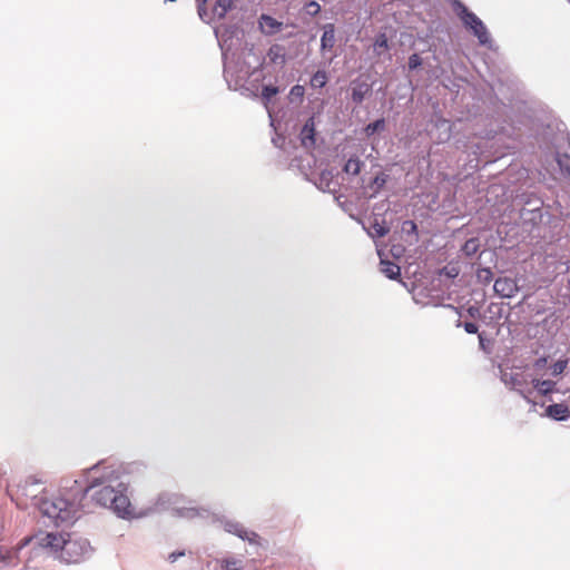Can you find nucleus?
<instances>
[{
    "mask_svg": "<svg viewBox=\"0 0 570 570\" xmlns=\"http://www.w3.org/2000/svg\"><path fill=\"white\" fill-rule=\"evenodd\" d=\"M86 478L87 494L96 505L109 509L122 519L131 517L127 485L120 479L119 469L100 461L86 471Z\"/></svg>",
    "mask_w": 570,
    "mask_h": 570,
    "instance_id": "obj_1",
    "label": "nucleus"
},
{
    "mask_svg": "<svg viewBox=\"0 0 570 570\" xmlns=\"http://www.w3.org/2000/svg\"><path fill=\"white\" fill-rule=\"evenodd\" d=\"M87 497V485L76 479L63 478L60 482V492L57 497L36 498L35 505L42 517L56 527L70 524L78 519L83 508L82 501Z\"/></svg>",
    "mask_w": 570,
    "mask_h": 570,
    "instance_id": "obj_2",
    "label": "nucleus"
},
{
    "mask_svg": "<svg viewBox=\"0 0 570 570\" xmlns=\"http://www.w3.org/2000/svg\"><path fill=\"white\" fill-rule=\"evenodd\" d=\"M36 544L41 554H47L66 564H78L88 560L92 553L88 539L68 532H39Z\"/></svg>",
    "mask_w": 570,
    "mask_h": 570,
    "instance_id": "obj_3",
    "label": "nucleus"
},
{
    "mask_svg": "<svg viewBox=\"0 0 570 570\" xmlns=\"http://www.w3.org/2000/svg\"><path fill=\"white\" fill-rule=\"evenodd\" d=\"M157 507L161 509H171L176 517L184 519L191 520L213 518L214 521H217L223 525L226 532L232 533L244 541H248L249 543H256L259 539L256 532L247 531L242 523L235 520L217 517L208 507L195 505L191 502L183 504L181 499L177 494H161L158 498Z\"/></svg>",
    "mask_w": 570,
    "mask_h": 570,
    "instance_id": "obj_4",
    "label": "nucleus"
},
{
    "mask_svg": "<svg viewBox=\"0 0 570 570\" xmlns=\"http://www.w3.org/2000/svg\"><path fill=\"white\" fill-rule=\"evenodd\" d=\"M38 533L24 537L16 547H0V570H17L41 556L40 546L36 544Z\"/></svg>",
    "mask_w": 570,
    "mask_h": 570,
    "instance_id": "obj_5",
    "label": "nucleus"
},
{
    "mask_svg": "<svg viewBox=\"0 0 570 570\" xmlns=\"http://www.w3.org/2000/svg\"><path fill=\"white\" fill-rule=\"evenodd\" d=\"M453 6L464 27L478 38L479 43L490 50L494 49V42L483 21L462 2L455 1Z\"/></svg>",
    "mask_w": 570,
    "mask_h": 570,
    "instance_id": "obj_6",
    "label": "nucleus"
},
{
    "mask_svg": "<svg viewBox=\"0 0 570 570\" xmlns=\"http://www.w3.org/2000/svg\"><path fill=\"white\" fill-rule=\"evenodd\" d=\"M500 379L505 386L518 392L527 402L535 405V403H533L530 399L532 390L525 389L527 380L521 373L502 371Z\"/></svg>",
    "mask_w": 570,
    "mask_h": 570,
    "instance_id": "obj_7",
    "label": "nucleus"
},
{
    "mask_svg": "<svg viewBox=\"0 0 570 570\" xmlns=\"http://www.w3.org/2000/svg\"><path fill=\"white\" fill-rule=\"evenodd\" d=\"M390 176L384 171L377 173L367 184L365 183L364 178H362L361 197L365 199L375 198L384 188Z\"/></svg>",
    "mask_w": 570,
    "mask_h": 570,
    "instance_id": "obj_8",
    "label": "nucleus"
},
{
    "mask_svg": "<svg viewBox=\"0 0 570 570\" xmlns=\"http://www.w3.org/2000/svg\"><path fill=\"white\" fill-rule=\"evenodd\" d=\"M542 199H534V207L528 208L522 207L520 209V218L524 225H531L532 227L541 224L543 218Z\"/></svg>",
    "mask_w": 570,
    "mask_h": 570,
    "instance_id": "obj_9",
    "label": "nucleus"
},
{
    "mask_svg": "<svg viewBox=\"0 0 570 570\" xmlns=\"http://www.w3.org/2000/svg\"><path fill=\"white\" fill-rule=\"evenodd\" d=\"M493 289L500 297L512 298L520 291V287L513 278L499 277L494 282Z\"/></svg>",
    "mask_w": 570,
    "mask_h": 570,
    "instance_id": "obj_10",
    "label": "nucleus"
},
{
    "mask_svg": "<svg viewBox=\"0 0 570 570\" xmlns=\"http://www.w3.org/2000/svg\"><path fill=\"white\" fill-rule=\"evenodd\" d=\"M299 140L304 148L311 149L316 145V130L314 116H311L299 131Z\"/></svg>",
    "mask_w": 570,
    "mask_h": 570,
    "instance_id": "obj_11",
    "label": "nucleus"
},
{
    "mask_svg": "<svg viewBox=\"0 0 570 570\" xmlns=\"http://www.w3.org/2000/svg\"><path fill=\"white\" fill-rule=\"evenodd\" d=\"M350 91L352 101L355 102L356 105H360L363 102L365 97L370 95V92L372 91V86L365 80L356 78L351 81Z\"/></svg>",
    "mask_w": 570,
    "mask_h": 570,
    "instance_id": "obj_12",
    "label": "nucleus"
},
{
    "mask_svg": "<svg viewBox=\"0 0 570 570\" xmlns=\"http://www.w3.org/2000/svg\"><path fill=\"white\" fill-rule=\"evenodd\" d=\"M546 415L554 421L564 422L570 419V409L564 403H553L547 406Z\"/></svg>",
    "mask_w": 570,
    "mask_h": 570,
    "instance_id": "obj_13",
    "label": "nucleus"
},
{
    "mask_svg": "<svg viewBox=\"0 0 570 570\" xmlns=\"http://www.w3.org/2000/svg\"><path fill=\"white\" fill-rule=\"evenodd\" d=\"M258 26L264 35L272 36L282 29L283 22L276 20L269 14L263 13L258 18Z\"/></svg>",
    "mask_w": 570,
    "mask_h": 570,
    "instance_id": "obj_14",
    "label": "nucleus"
},
{
    "mask_svg": "<svg viewBox=\"0 0 570 570\" xmlns=\"http://www.w3.org/2000/svg\"><path fill=\"white\" fill-rule=\"evenodd\" d=\"M224 78H225L229 89H234V90L239 89L242 95H244L246 97H257L255 91L252 90L250 88L245 87V86L239 87L238 80L234 79V73L227 63L224 65Z\"/></svg>",
    "mask_w": 570,
    "mask_h": 570,
    "instance_id": "obj_15",
    "label": "nucleus"
},
{
    "mask_svg": "<svg viewBox=\"0 0 570 570\" xmlns=\"http://www.w3.org/2000/svg\"><path fill=\"white\" fill-rule=\"evenodd\" d=\"M335 26L326 23L323 26V35L321 37V51H331L335 46Z\"/></svg>",
    "mask_w": 570,
    "mask_h": 570,
    "instance_id": "obj_16",
    "label": "nucleus"
},
{
    "mask_svg": "<svg viewBox=\"0 0 570 570\" xmlns=\"http://www.w3.org/2000/svg\"><path fill=\"white\" fill-rule=\"evenodd\" d=\"M267 57L272 63L284 66L287 61L286 50L283 45L274 43L267 51Z\"/></svg>",
    "mask_w": 570,
    "mask_h": 570,
    "instance_id": "obj_17",
    "label": "nucleus"
},
{
    "mask_svg": "<svg viewBox=\"0 0 570 570\" xmlns=\"http://www.w3.org/2000/svg\"><path fill=\"white\" fill-rule=\"evenodd\" d=\"M237 1L238 0H217L213 8L214 14H216L219 20L224 19L226 14L235 7Z\"/></svg>",
    "mask_w": 570,
    "mask_h": 570,
    "instance_id": "obj_18",
    "label": "nucleus"
},
{
    "mask_svg": "<svg viewBox=\"0 0 570 570\" xmlns=\"http://www.w3.org/2000/svg\"><path fill=\"white\" fill-rule=\"evenodd\" d=\"M363 166L364 163L357 156H352L345 161L343 171L348 176H357Z\"/></svg>",
    "mask_w": 570,
    "mask_h": 570,
    "instance_id": "obj_19",
    "label": "nucleus"
},
{
    "mask_svg": "<svg viewBox=\"0 0 570 570\" xmlns=\"http://www.w3.org/2000/svg\"><path fill=\"white\" fill-rule=\"evenodd\" d=\"M531 383L533 385V389L537 390L539 394L544 395V396L552 393L556 390V385H557V383L551 380H539V379H533Z\"/></svg>",
    "mask_w": 570,
    "mask_h": 570,
    "instance_id": "obj_20",
    "label": "nucleus"
},
{
    "mask_svg": "<svg viewBox=\"0 0 570 570\" xmlns=\"http://www.w3.org/2000/svg\"><path fill=\"white\" fill-rule=\"evenodd\" d=\"M218 563L220 570H242L244 568V559L235 556L223 558Z\"/></svg>",
    "mask_w": 570,
    "mask_h": 570,
    "instance_id": "obj_21",
    "label": "nucleus"
},
{
    "mask_svg": "<svg viewBox=\"0 0 570 570\" xmlns=\"http://www.w3.org/2000/svg\"><path fill=\"white\" fill-rule=\"evenodd\" d=\"M333 175L330 170H323L315 183V186L323 193H333Z\"/></svg>",
    "mask_w": 570,
    "mask_h": 570,
    "instance_id": "obj_22",
    "label": "nucleus"
},
{
    "mask_svg": "<svg viewBox=\"0 0 570 570\" xmlns=\"http://www.w3.org/2000/svg\"><path fill=\"white\" fill-rule=\"evenodd\" d=\"M382 273L390 279H397L401 277V268L397 264L390 261H381Z\"/></svg>",
    "mask_w": 570,
    "mask_h": 570,
    "instance_id": "obj_23",
    "label": "nucleus"
},
{
    "mask_svg": "<svg viewBox=\"0 0 570 570\" xmlns=\"http://www.w3.org/2000/svg\"><path fill=\"white\" fill-rule=\"evenodd\" d=\"M305 95V88L302 85H295L291 88L287 99L292 105H301Z\"/></svg>",
    "mask_w": 570,
    "mask_h": 570,
    "instance_id": "obj_24",
    "label": "nucleus"
},
{
    "mask_svg": "<svg viewBox=\"0 0 570 570\" xmlns=\"http://www.w3.org/2000/svg\"><path fill=\"white\" fill-rule=\"evenodd\" d=\"M556 161L562 175L567 178H570V156L568 154L557 153Z\"/></svg>",
    "mask_w": 570,
    "mask_h": 570,
    "instance_id": "obj_25",
    "label": "nucleus"
},
{
    "mask_svg": "<svg viewBox=\"0 0 570 570\" xmlns=\"http://www.w3.org/2000/svg\"><path fill=\"white\" fill-rule=\"evenodd\" d=\"M385 127H386L385 119L384 118H379L375 121L370 122V124H367L364 127V134L367 137H371V136H373L376 132L385 130Z\"/></svg>",
    "mask_w": 570,
    "mask_h": 570,
    "instance_id": "obj_26",
    "label": "nucleus"
},
{
    "mask_svg": "<svg viewBox=\"0 0 570 570\" xmlns=\"http://www.w3.org/2000/svg\"><path fill=\"white\" fill-rule=\"evenodd\" d=\"M279 92V88L273 85H264L262 87L261 99L265 107L268 106L271 99Z\"/></svg>",
    "mask_w": 570,
    "mask_h": 570,
    "instance_id": "obj_27",
    "label": "nucleus"
},
{
    "mask_svg": "<svg viewBox=\"0 0 570 570\" xmlns=\"http://www.w3.org/2000/svg\"><path fill=\"white\" fill-rule=\"evenodd\" d=\"M479 247H480V242H479V239H478V238H475V237H472V238L468 239V240L463 244V246H462L461 250H462V253H463L466 257H472L474 254H476V253H478Z\"/></svg>",
    "mask_w": 570,
    "mask_h": 570,
    "instance_id": "obj_28",
    "label": "nucleus"
},
{
    "mask_svg": "<svg viewBox=\"0 0 570 570\" xmlns=\"http://www.w3.org/2000/svg\"><path fill=\"white\" fill-rule=\"evenodd\" d=\"M389 49V40L385 33L381 32L375 37L373 50L376 56H381L383 50Z\"/></svg>",
    "mask_w": 570,
    "mask_h": 570,
    "instance_id": "obj_29",
    "label": "nucleus"
},
{
    "mask_svg": "<svg viewBox=\"0 0 570 570\" xmlns=\"http://www.w3.org/2000/svg\"><path fill=\"white\" fill-rule=\"evenodd\" d=\"M372 232H368L371 237H384L389 234L390 228L384 224V222L380 223L376 218L371 225Z\"/></svg>",
    "mask_w": 570,
    "mask_h": 570,
    "instance_id": "obj_30",
    "label": "nucleus"
},
{
    "mask_svg": "<svg viewBox=\"0 0 570 570\" xmlns=\"http://www.w3.org/2000/svg\"><path fill=\"white\" fill-rule=\"evenodd\" d=\"M313 88H323L327 83V73L325 70H317L313 73L309 81Z\"/></svg>",
    "mask_w": 570,
    "mask_h": 570,
    "instance_id": "obj_31",
    "label": "nucleus"
},
{
    "mask_svg": "<svg viewBox=\"0 0 570 570\" xmlns=\"http://www.w3.org/2000/svg\"><path fill=\"white\" fill-rule=\"evenodd\" d=\"M476 281L482 285H488L493 279V273L490 267H480L475 273Z\"/></svg>",
    "mask_w": 570,
    "mask_h": 570,
    "instance_id": "obj_32",
    "label": "nucleus"
},
{
    "mask_svg": "<svg viewBox=\"0 0 570 570\" xmlns=\"http://www.w3.org/2000/svg\"><path fill=\"white\" fill-rule=\"evenodd\" d=\"M402 232L409 236H413L415 242L419 239L417 225L414 220H404L402 223Z\"/></svg>",
    "mask_w": 570,
    "mask_h": 570,
    "instance_id": "obj_33",
    "label": "nucleus"
},
{
    "mask_svg": "<svg viewBox=\"0 0 570 570\" xmlns=\"http://www.w3.org/2000/svg\"><path fill=\"white\" fill-rule=\"evenodd\" d=\"M518 199H519V203L523 205V207H528V208H531V207H534V199H541L540 197H538L537 195H534L533 193H524V194H521L520 196H518Z\"/></svg>",
    "mask_w": 570,
    "mask_h": 570,
    "instance_id": "obj_34",
    "label": "nucleus"
},
{
    "mask_svg": "<svg viewBox=\"0 0 570 570\" xmlns=\"http://www.w3.org/2000/svg\"><path fill=\"white\" fill-rule=\"evenodd\" d=\"M304 11L309 17H316L321 12V6L317 1L311 0L305 3Z\"/></svg>",
    "mask_w": 570,
    "mask_h": 570,
    "instance_id": "obj_35",
    "label": "nucleus"
},
{
    "mask_svg": "<svg viewBox=\"0 0 570 570\" xmlns=\"http://www.w3.org/2000/svg\"><path fill=\"white\" fill-rule=\"evenodd\" d=\"M460 274V269L455 265H446L440 271L441 276H445L448 278H455Z\"/></svg>",
    "mask_w": 570,
    "mask_h": 570,
    "instance_id": "obj_36",
    "label": "nucleus"
},
{
    "mask_svg": "<svg viewBox=\"0 0 570 570\" xmlns=\"http://www.w3.org/2000/svg\"><path fill=\"white\" fill-rule=\"evenodd\" d=\"M342 195L335 196L336 204L343 212L347 213L351 217H354L352 214L353 204L347 200H342Z\"/></svg>",
    "mask_w": 570,
    "mask_h": 570,
    "instance_id": "obj_37",
    "label": "nucleus"
},
{
    "mask_svg": "<svg viewBox=\"0 0 570 570\" xmlns=\"http://www.w3.org/2000/svg\"><path fill=\"white\" fill-rule=\"evenodd\" d=\"M568 366V360L564 358V360H558L553 365H552V375L554 376H558V375H561L564 370L567 368Z\"/></svg>",
    "mask_w": 570,
    "mask_h": 570,
    "instance_id": "obj_38",
    "label": "nucleus"
},
{
    "mask_svg": "<svg viewBox=\"0 0 570 570\" xmlns=\"http://www.w3.org/2000/svg\"><path fill=\"white\" fill-rule=\"evenodd\" d=\"M456 327L463 326L464 331L468 334H476L479 331V326L473 322H464L462 323L460 320L455 324Z\"/></svg>",
    "mask_w": 570,
    "mask_h": 570,
    "instance_id": "obj_39",
    "label": "nucleus"
},
{
    "mask_svg": "<svg viewBox=\"0 0 570 570\" xmlns=\"http://www.w3.org/2000/svg\"><path fill=\"white\" fill-rule=\"evenodd\" d=\"M422 66V59L417 53H412L409 57L407 67L410 70H415Z\"/></svg>",
    "mask_w": 570,
    "mask_h": 570,
    "instance_id": "obj_40",
    "label": "nucleus"
},
{
    "mask_svg": "<svg viewBox=\"0 0 570 570\" xmlns=\"http://www.w3.org/2000/svg\"><path fill=\"white\" fill-rule=\"evenodd\" d=\"M206 2L207 0H202L198 2V6H197V11H198V16L199 18L204 21V22H209V20H207V17H208V12H207V8H206Z\"/></svg>",
    "mask_w": 570,
    "mask_h": 570,
    "instance_id": "obj_41",
    "label": "nucleus"
},
{
    "mask_svg": "<svg viewBox=\"0 0 570 570\" xmlns=\"http://www.w3.org/2000/svg\"><path fill=\"white\" fill-rule=\"evenodd\" d=\"M186 554L185 550H178L169 553L168 561L174 563L176 562L180 557H184Z\"/></svg>",
    "mask_w": 570,
    "mask_h": 570,
    "instance_id": "obj_42",
    "label": "nucleus"
},
{
    "mask_svg": "<svg viewBox=\"0 0 570 570\" xmlns=\"http://www.w3.org/2000/svg\"><path fill=\"white\" fill-rule=\"evenodd\" d=\"M547 362H548V358L546 356L539 357L535 361L534 366L538 368H541V367L546 366Z\"/></svg>",
    "mask_w": 570,
    "mask_h": 570,
    "instance_id": "obj_43",
    "label": "nucleus"
},
{
    "mask_svg": "<svg viewBox=\"0 0 570 570\" xmlns=\"http://www.w3.org/2000/svg\"><path fill=\"white\" fill-rule=\"evenodd\" d=\"M468 314L471 316V317H475L476 315H479L480 311L476 306H470L468 309H466Z\"/></svg>",
    "mask_w": 570,
    "mask_h": 570,
    "instance_id": "obj_44",
    "label": "nucleus"
},
{
    "mask_svg": "<svg viewBox=\"0 0 570 570\" xmlns=\"http://www.w3.org/2000/svg\"><path fill=\"white\" fill-rule=\"evenodd\" d=\"M26 483L35 485V484H39V481L36 478L30 476V478L27 479Z\"/></svg>",
    "mask_w": 570,
    "mask_h": 570,
    "instance_id": "obj_45",
    "label": "nucleus"
},
{
    "mask_svg": "<svg viewBox=\"0 0 570 570\" xmlns=\"http://www.w3.org/2000/svg\"><path fill=\"white\" fill-rule=\"evenodd\" d=\"M444 307L452 309L453 312H455L456 314H459L461 316V313L459 312L458 307H455L451 304H446V305H444Z\"/></svg>",
    "mask_w": 570,
    "mask_h": 570,
    "instance_id": "obj_46",
    "label": "nucleus"
},
{
    "mask_svg": "<svg viewBox=\"0 0 570 570\" xmlns=\"http://www.w3.org/2000/svg\"><path fill=\"white\" fill-rule=\"evenodd\" d=\"M479 341H480V346L483 348L484 347V338H483L482 334H479Z\"/></svg>",
    "mask_w": 570,
    "mask_h": 570,
    "instance_id": "obj_47",
    "label": "nucleus"
},
{
    "mask_svg": "<svg viewBox=\"0 0 570 570\" xmlns=\"http://www.w3.org/2000/svg\"><path fill=\"white\" fill-rule=\"evenodd\" d=\"M569 147H570V141H569Z\"/></svg>",
    "mask_w": 570,
    "mask_h": 570,
    "instance_id": "obj_48",
    "label": "nucleus"
},
{
    "mask_svg": "<svg viewBox=\"0 0 570 570\" xmlns=\"http://www.w3.org/2000/svg\"><path fill=\"white\" fill-rule=\"evenodd\" d=\"M569 2H570V0H569Z\"/></svg>",
    "mask_w": 570,
    "mask_h": 570,
    "instance_id": "obj_49",
    "label": "nucleus"
}]
</instances>
